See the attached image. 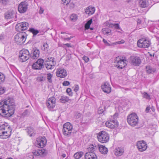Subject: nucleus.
Here are the masks:
<instances>
[{"instance_id":"nucleus-15","label":"nucleus","mask_w":159,"mask_h":159,"mask_svg":"<svg viewBox=\"0 0 159 159\" xmlns=\"http://www.w3.org/2000/svg\"><path fill=\"white\" fill-rule=\"evenodd\" d=\"M16 12L15 11L13 10H10L5 14V18L6 19H11L14 18L15 20H16Z\"/></svg>"},{"instance_id":"nucleus-51","label":"nucleus","mask_w":159,"mask_h":159,"mask_svg":"<svg viewBox=\"0 0 159 159\" xmlns=\"http://www.w3.org/2000/svg\"><path fill=\"white\" fill-rule=\"evenodd\" d=\"M103 42L105 43V45L106 46H110L111 45L110 43H109L105 39H103Z\"/></svg>"},{"instance_id":"nucleus-33","label":"nucleus","mask_w":159,"mask_h":159,"mask_svg":"<svg viewBox=\"0 0 159 159\" xmlns=\"http://www.w3.org/2000/svg\"><path fill=\"white\" fill-rule=\"evenodd\" d=\"M29 31L32 33L34 36L36 35L39 32L38 30L35 29L33 28H30Z\"/></svg>"},{"instance_id":"nucleus-60","label":"nucleus","mask_w":159,"mask_h":159,"mask_svg":"<svg viewBox=\"0 0 159 159\" xmlns=\"http://www.w3.org/2000/svg\"><path fill=\"white\" fill-rule=\"evenodd\" d=\"M151 109L153 111H155V107L153 106H152V107H151Z\"/></svg>"},{"instance_id":"nucleus-62","label":"nucleus","mask_w":159,"mask_h":159,"mask_svg":"<svg viewBox=\"0 0 159 159\" xmlns=\"http://www.w3.org/2000/svg\"><path fill=\"white\" fill-rule=\"evenodd\" d=\"M141 22V20H138L137 21V23L138 24H140Z\"/></svg>"},{"instance_id":"nucleus-34","label":"nucleus","mask_w":159,"mask_h":159,"mask_svg":"<svg viewBox=\"0 0 159 159\" xmlns=\"http://www.w3.org/2000/svg\"><path fill=\"white\" fill-rule=\"evenodd\" d=\"M39 156H44L47 153V151L44 149H39Z\"/></svg>"},{"instance_id":"nucleus-37","label":"nucleus","mask_w":159,"mask_h":159,"mask_svg":"<svg viewBox=\"0 0 159 159\" xmlns=\"http://www.w3.org/2000/svg\"><path fill=\"white\" fill-rule=\"evenodd\" d=\"M96 146H94L93 145H90V147L88 148V152H93L95 150Z\"/></svg>"},{"instance_id":"nucleus-13","label":"nucleus","mask_w":159,"mask_h":159,"mask_svg":"<svg viewBox=\"0 0 159 159\" xmlns=\"http://www.w3.org/2000/svg\"><path fill=\"white\" fill-rule=\"evenodd\" d=\"M56 104V99L54 97L49 98L46 102L47 106L50 111L52 110Z\"/></svg>"},{"instance_id":"nucleus-47","label":"nucleus","mask_w":159,"mask_h":159,"mask_svg":"<svg viewBox=\"0 0 159 159\" xmlns=\"http://www.w3.org/2000/svg\"><path fill=\"white\" fill-rule=\"evenodd\" d=\"M33 153V154L35 156H39V149L36 150L34 151Z\"/></svg>"},{"instance_id":"nucleus-30","label":"nucleus","mask_w":159,"mask_h":159,"mask_svg":"<svg viewBox=\"0 0 159 159\" xmlns=\"http://www.w3.org/2000/svg\"><path fill=\"white\" fill-rule=\"evenodd\" d=\"M55 64V62H52L51 63H47L45 65V67L48 69H51L53 68Z\"/></svg>"},{"instance_id":"nucleus-28","label":"nucleus","mask_w":159,"mask_h":159,"mask_svg":"<svg viewBox=\"0 0 159 159\" xmlns=\"http://www.w3.org/2000/svg\"><path fill=\"white\" fill-rule=\"evenodd\" d=\"M140 6L145 8L148 6L149 2L148 0H140L139 2Z\"/></svg>"},{"instance_id":"nucleus-63","label":"nucleus","mask_w":159,"mask_h":159,"mask_svg":"<svg viewBox=\"0 0 159 159\" xmlns=\"http://www.w3.org/2000/svg\"><path fill=\"white\" fill-rule=\"evenodd\" d=\"M62 157L63 158L65 157H66V155L65 154H63L62 155Z\"/></svg>"},{"instance_id":"nucleus-48","label":"nucleus","mask_w":159,"mask_h":159,"mask_svg":"<svg viewBox=\"0 0 159 159\" xmlns=\"http://www.w3.org/2000/svg\"><path fill=\"white\" fill-rule=\"evenodd\" d=\"M83 59L86 63L88 62L89 61V58L86 56H84L83 57Z\"/></svg>"},{"instance_id":"nucleus-38","label":"nucleus","mask_w":159,"mask_h":159,"mask_svg":"<svg viewBox=\"0 0 159 159\" xmlns=\"http://www.w3.org/2000/svg\"><path fill=\"white\" fill-rule=\"evenodd\" d=\"M70 18L71 21H75L77 19V16L76 14H72L70 16Z\"/></svg>"},{"instance_id":"nucleus-2","label":"nucleus","mask_w":159,"mask_h":159,"mask_svg":"<svg viewBox=\"0 0 159 159\" xmlns=\"http://www.w3.org/2000/svg\"><path fill=\"white\" fill-rule=\"evenodd\" d=\"M11 129L10 126L7 123L0 125V138L6 139L11 134Z\"/></svg>"},{"instance_id":"nucleus-12","label":"nucleus","mask_w":159,"mask_h":159,"mask_svg":"<svg viewBox=\"0 0 159 159\" xmlns=\"http://www.w3.org/2000/svg\"><path fill=\"white\" fill-rule=\"evenodd\" d=\"M136 146L138 150L141 152L145 151L148 147L146 143L144 140L137 142Z\"/></svg>"},{"instance_id":"nucleus-24","label":"nucleus","mask_w":159,"mask_h":159,"mask_svg":"<svg viewBox=\"0 0 159 159\" xmlns=\"http://www.w3.org/2000/svg\"><path fill=\"white\" fill-rule=\"evenodd\" d=\"M40 54V51L38 49H33L31 57L33 59H36L39 57Z\"/></svg>"},{"instance_id":"nucleus-10","label":"nucleus","mask_w":159,"mask_h":159,"mask_svg":"<svg viewBox=\"0 0 159 159\" xmlns=\"http://www.w3.org/2000/svg\"><path fill=\"white\" fill-rule=\"evenodd\" d=\"M126 60L125 59H121L119 57L116 58L115 62L117 64L116 67L119 69H122L125 67L127 65Z\"/></svg>"},{"instance_id":"nucleus-64","label":"nucleus","mask_w":159,"mask_h":159,"mask_svg":"<svg viewBox=\"0 0 159 159\" xmlns=\"http://www.w3.org/2000/svg\"><path fill=\"white\" fill-rule=\"evenodd\" d=\"M109 32H108V31H106V32H105V34H108L109 33Z\"/></svg>"},{"instance_id":"nucleus-42","label":"nucleus","mask_w":159,"mask_h":159,"mask_svg":"<svg viewBox=\"0 0 159 159\" xmlns=\"http://www.w3.org/2000/svg\"><path fill=\"white\" fill-rule=\"evenodd\" d=\"M143 97L148 100H150L151 99L150 95L146 92L143 93Z\"/></svg>"},{"instance_id":"nucleus-8","label":"nucleus","mask_w":159,"mask_h":159,"mask_svg":"<svg viewBox=\"0 0 159 159\" xmlns=\"http://www.w3.org/2000/svg\"><path fill=\"white\" fill-rule=\"evenodd\" d=\"M150 44V41L146 38L140 39L137 42L138 46L140 48H148Z\"/></svg>"},{"instance_id":"nucleus-22","label":"nucleus","mask_w":159,"mask_h":159,"mask_svg":"<svg viewBox=\"0 0 159 159\" xmlns=\"http://www.w3.org/2000/svg\"><path fill=\"white\" fill-rule=\"evenodd\" d=\"M85 159H97V157L94 153L93 152H88L84 155Z\"/></svg>"},{"instance_id":"nucleus-21","label":"nucleus","mask_w":159,"mask_h":159,"mask_svg":"<svg viewBox=\"0 0 159 159\" xmlns=\"http://www.w3.org/2000/svg\"><path fill=\"white\" fill-rule=\"evenodd\" d=\"M132 64L135 66H139L141 63V60L139 57L133 56L131 57Z\"/></svg>"},{"instance_id":"nucleus-40","label":"nucleus","mask_w":159,"mask_h":159,"mask_svg":"<svg viewBox=\"0 0 159 159\" xmlns=\"http://www.w3.org/2000/svg\"><path fill=\"white\" fill-rule=\"evenodd\" d=\"M52 75L50 73H49L47 75V79L50 83H52Z\"/></svg>"},{"instance_id":"nucleus-25","label":"nucleus","mask_w":159,"mask_h":159,"mask_svg":"<svg viewBox=\"0 0 159 159\" xmlns=\"http://www.w3.org/2000/svg\"><path fill=\"white\" fill-rule=\"evenodd\" d=\"M26 130L28 135L30 137L34 136L36 133L35 130L31 127H28Z\"/></svg>"},{"instance_id":"nucleus-36","label":"nucleus","mask_w":159,"mask_h":159,"mask_svg":"<svg viewBox=\"0 0 159 159\" xmlns=\"http://www.w3.org/2000/svg\"><path fill=\"white\" fill-rule=\"evenodd\" d=\"M5 77L2 73L0 72V84L3 83L5 81Z\"/></svg>"},{"instance_id":"nucleus-11","label":"nucleus","mask_w":159,"mask_h":159,"mask_svg":"<svg viewBox=\"0 0 159 159\" xmlns=\"http://www.w3.org/2000/svg\"><path fill=\"white\" fill-rule=\"evenodd\" d=\"M29 27V24L26 22H23L17 24L15 26L16 31H21L27 30Z\"/></svg>"},{"instance_id":"nucleus-14","label":"nucleus","mask_w":159,"mask_h":159,"mask_svg":"<svg viewBox=\"0 0 159 159\" xmlns=\"http://www.w3.org/2000/svg\"><path fill=\"white\" fill-rule=\"evenodd\" d=\"M47 140L45 137H39L36 139V145L38 148H43L46 145Z\"/></svg>"},{"instance_id":"nucleus-57","label":"nucleus","mask_w":159,"mask_h":159,"mask_svg":"<svg viewBox=\"0 0 159 159\" xmlns=\"http://www.w3.org/2000/svg\"><path fill=\"white\" fill-rule=\"evenodd\" d=\"M5 90L3 89H0V94H2L5 92Z\"/></svg>"},{"instance_id":"nucleus-31","label":"nucleus","mask_w":159,"mask_h":159,"mask_svg":"<svg viewBox=\"0 0 159 159\" xmlns=\"http://www.w3.org/2000/svg\"><path fill=\"white\" fill-rule=\"evenodd\" d=\"M84 153L82 152H77L74 155V157L75 159H80L83 156Z\"/></svg>"},{"instance_id":"nucleus-23","label":"nucleus","mask_w":159,"mask_h":159,"mask_svg":"<svg viewBox=\"0 0 159 159\" xmlns=\"http://www.w3.org/2000/svg\"><path fill=\"white\" fill-rule=\"evenodd\" d=\"M124 151V149L123 148L118 147L115 149V154L117 156H120L123 154Z\"/></svg>"},{"instance_id":"nucleus-32","label":"nucleus","mask_w":159,"mask_h":159,"mask_svg":"<svg viewBox=\"0 0 159 159\" xmlns=\"http://www.w3.org/2000/svg\"><path fill=\"white\" fill-rule=\"evenodd\" d=\"M155 70L154 68H152L150 66H146V71L148 74H152L153 73Z\"/></svg>"},{"instance_id":"nucleus-41","label":"nucleus","mask_w":159,"mask_h":159,"mask_svg":"<svg viewBox=\"0 0 159 159\" xmlns=\"http://www.w3.org/2000/svg\"><path fill=\"white\" fill-rule=\"evenodd\" d=\"M54 58L52 57H48L47 59L46 60L45 62H46L49 63H51L52 62H55L54 61Z\"/></svg>"},{"instance_id":"nucleus-39","label":"nucleus","mask_w":159,"mask_h":159,"mask_svg":"<svg viewBox=\"0 0 159 159\" xmlns=\"http://www.w3.org/2000/svg\"><path fill=\"white\" fill-rule=\"evenodd\" d=\"M110 26L111 27H114V28L117 30H120L121 28L119 24H111Z\"/></svg>"},{"instance_id":"nucleus-1","label":"nucleus","mask_w":159,"mask_h":159,"mask_svg":"<svg viewBox=\"0 0 159 159\" xmlns=\"http://www.w3.org/2000/svg\"><path fill=\"white\" fill-rule=\"evenodd\" d=\"M15 108L13 98H7L0 102V114L3 117H9L14 114Z\"/></svg>"},{"instance_id":"nucleus-43","label":"nucleus","mask_w":159,"mask_h":159,"mask_svg":"<svg viewBox=\"0 0 159 159\" xmlns=\"http://www.w3.org/2000/svg\"><path fill=\"white\" fill-rule=\"evenodd\" d=\"M66 92L70 96H71L72 95V93L71 89L70 88H67L66 89Z\"/></svg>"},{"instance_id":"nucleus-26","label":"nucleus","mask_w":159,"mask_h":159,"mask_svg":"<svg viewBox=\"0 0 159 159\" xmlns=\"http://www.w3.org/2000/svg\"><path fill=\"white\" fill-rule=\"evenodd\" d=\"M95 11V8L94 7H88L86 10L85 12L86 14L91 15L93 14Z\"/></svg>"},{"instance_id":"nucleus-20","label":"nucleus","mask_w":159,"mask_h":159,"mask_svg":"<svg viewBox=\"0 0 159 159\" xmlns=\"http://www.w3.org/2000/svg\"><path fill=\"white\" fill-rule=\"evenodd\" d=\"M56 75L58 77L63 78L67 75V73L65 69L59 68L57 70Z\"/></svg>"},{"instance_id":"nucleus-46","label":"nucleus","mask_w":159,"mask_h":159,"mask_svg":"<svg viewBox=\"0 0 159 159\" xmlns=\"http://www.w3.org/2000/svg\"><path fill=\"white\" fill-rule=\"evenodd\" d=\"M37 80L39 82L44 81L45 80V78L43 77H40L37 78Z\"/></svg>"},{"instance_id":"nucleus-7","label":"nucleus","mask_w":159,"mask_h":159,"mask_svg":"<svg viewBox=\"0 0 159 159\" xmlns=\"http://www.w3.org/2000/svg\"><path fill=\"white\" fill-rule=\"evenodd\" d=\"M73 129L72 125L69 122L65 123L63 125V133L65 136H69Z\"/></svg>"},{"instance_id":"nucleus-17","label":"nucleus","mask_w":159,"mask_h":159,"mask_svg":"<svg viewBox=\"0 0 159 159\" xmlns=\"http://www.w3.org/2000/svg\"><path fill=\"white\" fill-rule=\"evenodd\" d=\"M28 4L26 2H21L19 5L18 10L20 13H24L26 11Z\"/></svg>"},{"instance_id":"nucleus-45","label":"nucleus","mask_w":159,"mask_h":159,"mask_svg":"<svg viewBox=\"0 0 159 159\" xmlns=\"http://www.w3.org/2000/svg\"><path fill=\"white\" fill-rule=\"evenodd\" d=\"M9 0H0V2L2 4L5 5L8 3Z\"/></svg>"},{"instance_id":"nucleus-29","label":"nucleus","mask_w":159,"mask_h":159,"mask_svg":"<svg viewBox=\"0 0 159 159\" xmlns=\"http://www.w3.org/2000/svg\"><path fill=\"white\" fill-rule=\"evenodd\" d=\"M69 98L66 96H62L59 99L60 101L62 103H64L70 101Z\"/></svg>"},{"instance_id":"nucleus-52","label":"nucleus","mask_w":159,"mask_h":159,"mask_svg":"<svg viewBox=\"0 0 159 159\" xmlns=\"http://www.w3.org/2000/svg\"><path fill=\"white\" fill-rule=\"evenodd\" d=\"M63 85L64 86H68L70 84V82L67 81H65L62 83Z\"/></svg>"},{"instance_id":"nucleus-5","label":"nucleus","mask_w":159,"mask_h":159,"mask_svg":"<svg viewBox=\"0 0 159 159\" xmlns=\"http://www.w3.org/2000/svg\"><path fill=\"white\" fill-rule=\"evenodd\" d=\"M19 60L21 62L26 61L30 57V53L28 50L25 49H23L19 53Z\"/></svg>"},{"instance_id":"nucleus-3","label":"nucleus","mask_w":159,"mask_h":159,"mask_svg":"<svg viewBox=\"0 0 159 159\" xmlns=\"http://www.w3.org/2000/svg\"><path fill=\"white\" fill-rule=\"evenodd\" d=\"M127 121L129 124L131 126H134L139 123V117L136 113H132L127 116Z\"/></svg>"},{"instance_id":"nucleus-55","label":"nucleus","mask_w":159,"mask_h":159,"mask_svg":"<svg viewBox=\"0 0 159 159\" xmlns=\"http://www.w3.org/2000/svg\"><path fill=\"white\" fill-rule=\"evenodd\" d=\"M79 87L78 85H76L75 87V88L74 89V90L75 92H76L78 91V90H79Z\"/></svg>"},{"instance_id":"nucleus-9","label":"nucleus","mask_w":159,"mask_h":159,"mask_svg":"<svg viewBox=\"0 0 159 159\" xmlns=\"http://www.w3.org/2000/svg\"><path fill=\"white\" fill-rule=\"evenodd\" d=\"M118 116V114L116 113L113 116L114 119H111L108 120L106 122L105 125L106 126L111 129L117 127V126L118 123L115 118Z\"/></svg>"},{"instance_id":"nucleus-16","label":"nucleus","mask_w":159,"mask_h":159,"mask_svg":"<svg viewBox=\"0 0 159 159\" xmlns=\"http://www.w3.org/2000/svg\"><path fill=\"white\" fill-rule=\"evenodd\" d=\"M44 62V61L43 59H39L36 62L33 64L32 65L33 68L36 70L41 69L43 66Z\"/></svg>"},{"instance_id":"nucleus-6","label":"nucleus","mask_w":159,"mask_h":159,"mask_svg":"<svg viewBox=\"0 0 159 159\" xmlns=\"http://www.w3.org/2000/svg\"><path fill=\"white\" fill-rule=\"evenodd\" d=\"M98 141L102 143L108 142L109 139V135L108 133L105 131H101L98 134L97 136Z\"/></svg>"},{"instance_id":"nucleus-58","label":"nucleus","mask_w":159,"mask_h":159,"mask_svg":"<svg viewBox=\"0 0 159 159\" xmlns=\"http://www.w3.org/2000/svg\"><path fill=\"white\" fill-rule=\"evenodd\" d=\"M64 45H66L68 47H71V45L68 43L64 44Z\"/></svg>"},{"instance_id":"nucleus-44","label":"nucleus","mask_w":159,"mask_h":159,"mask_svg":"<svg viewBox=\"0 0 159 159\" xmlns=\"http://www.w3.org/2000/svg\"><path fill=\"white\" fill-rule=\"evenodd\" d=\"M125 41L123 40H122L120 41H119L117 42H116L113 43L112 44H113L116 45L117 44H121L124 43Z\"/></svg>"},{"instance_id":"nucleus-50","label":"nucleus","mask_w":159,"mask_h":159,"mask_svg":"<svg viewBox=\"0 0 159 159\" xmlns=\"http://www.w3.org/2000/svg\"><path fill=\"white\" fill-rule=\"evenodd\" d=\"M70 1V0H62L63 3H64V4H66V5L68 4Z\"/></svg>"},{"instance_id":"nucleus-59","label":"nucleus","mask_w":159,"mask_h":159,"mask_svg":"<svg viewBox=\"0 0 159 159\" xmlns=\"http://www.w3.org/2000/svg\"><path fill=\"white\" fill-rule=\"evenodd\" d=\"M4 36L3 35L1 34L0 35V40H1L4 39Z\"/></svg>"},{"instance_id":"nucleus-54","label":"nucleus","mask_w":159,"mask_h":159,"mask_svg":"<svg viewBox=\"0 0 159 159\" xmlns=\"http://www.w3.org/2000/svg\"><path fill=\"white\" fill-rule=\"evenodd\" d=\"M43 46L44 48V50L48 49L49 47L48 44L47 43H44L43 44Z\"/></svg>"},{"instance_id":"nucleus-18","label":"nucleus","mask_w":159,"mask_h":159,"mask_svg":"<svg viewBox=\"0 0 159 159\" xmlns=\"http://www.w3.org/2000/svg\"><path fill=\"white\" fill-rule=\"evenodd\" d=\"M109 101H103L102 103V106L99 107L98 109V112L99 114H101L103 113L105 111L107 107H108L109 105L108 104L109 102Z\"/></svg>"},{"instance_id":"nucleus-27","label":"nucleus","mask_w":159,"mask_h":159,"mask_svg":"<svg viewBox=\"0 0 159 159\" xmlns=\"http://www.w3.org/2000/svg\"><path fill=\"white\" fill-rule=\"evenodd\" d=\"M100 152L103 154H106L108 152V149L105 146L101 145L98 147Z\"/></svg>"},{"instance_id":"nucleus-49","label":"nucleus","mask_w":159,"mask_h":159,"mask_svg":"<svg viewBox=\"0 0 159 159\" xmlns=\"http://www.w3.org/2000/svg\"><path fill=\"white\" fill-rule=\"evenodd\" d=\"M151 109V107L150 105H149V106H148L146 107L145 110L146 112V113H148Z\"/></svg>"},{"instance_id":"nucleus-56","label":"nucleus","mask_w":159,"mask_h":159,"mask_svg":"<svg viewBox=\"0 0 159 159\" xmlns=\"http://www.w3.org/2000/svg\"><path fill=\"white\" fill-rule=\"evenodd\" d=\"M43 11L44 10L43 9L40 7L39 11V13L40 14H42L43 13Z\"/></svg>"},{"instance_id":"nucleus-61","label":"nucleus","mask_w":159,"mask_h":159,"mask_svg":"<svg viewBox=\"0 0 159 159\" xmlns=\"http://www.w3.org/2000/svg\"><path fill=\"white\" fill-rule=\"evenodd\" d=\"M71 38H72V37H70V38H65L64 39L65 40H70L71 39Z\"/></svg>"},{"instance_id":"nucleus-35","label":"nucleus","mask_w":159,"mask_h":159,"mask_svg":"<svg viewBox=\"0 0 159 159\" xmlns=\"http://www.w3.org/2000/svg\"><path fill=\"white\" fill-rule=\"evenodd\" d=\"M92 19L89 20L85 25V29L88 30L90 28V26L92 22Z\"/></svg>"},{"instance_id":"nucleus-4","label":"nucleus","mask_w":159,"mask_h":159,"mask_svg":"<svg viewBox=\"0 0 159 159\" xmlns=\"http://www.w3.org/2000/svg\"><path fill=\"white\" fill-rule=\"evenodd\" d=\"M27 36V34L24 32L19 33L14 37L15 42L17 44H22L25 42Z\"/></svg>"},{"instance_id":"nucleus-53","label":"nucleus","mask_w":159,"mask_h":159,"mask_svg":"<svg viewBox=\"0 0 159 159\" xmlns=\"http://www.w3.org/2000/svg\"><path fill=\"white\" fill-rule=\"evenodd\" d=\"M75 116L77 119H78L81 117V114L78 112H77L75 114Z\"/></svg>"},{"instance_id":"nucleus-19","label":"nucleus","mask_w":159,"mask_h":159,"mask_svg":"<svg viewBox=\"0 0 159 159\" xmlns=\"http://www.w3.org/2000/svg\"><path fill=\"white\" fill-rule=\"evenodd\" d=\"M101 89L104 92L109 93L111 91V87L110 84L107 82H104L101 86Z\"/></svg>"}]
</instances>
